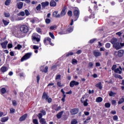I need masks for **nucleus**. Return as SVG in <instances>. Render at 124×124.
Segmentation results:
<instances>
[{
	"label": "nucleus",
	"mask_w": 124,
	"mask_h": 124,
	"mask_svg": "<svg viewBox=\"0 0 124 124\" xmlns=\"http://www.w3.org/2000/svg\"><path fill=\"white\" fill-rule=\"evenodd\" d=\"M20 31L23 32V33H27L29 31V27L26 25H22L20 28Z\"/></svg>",
	"instance_id": "nucleus-1"
},
{
	"label": "nucleus",
	"mask_w": 124,
	"mask_h": 124,
	"mask_svg": "<svg viewBox=\"0 0 124 124\" xmlns=\"http://www.w3.org/2000/svg\"><path fill=\"white\" fill-rule=\"evenodd\" d=\"M31 53H26L21 59V62H24V61H26V60H28L31 58Z\"/></svg>",
	"instance_id": "nucleus-2"
},
{
	"label": "nucleus",
	"mask_w": 124,
	"mask_h": 124,
	"mask_svg": "<svg viewBox=\"0 0 124 124\" xmlns=\"http://www.w3.org/2000/svg\"><path fill=\"white\" fill-rule=\"evenodd\" d=\"M70 113L71 115H76V114H78L79 112L78 108H73L70 110Z\"/></svg>",
	"instance_id": "nucleus-3"
},
{
	"label": "nucleus",
	"mask_w": 124,
	"mask_h": 124,
	"mask_svg": "<svg viewBox=\"0 0 124 124\" xmlns=\"http://www.w3.org/2000/svg\"><path fill=\"white\" fill-rule=\"evenodd\" d=\"M84 97H82L80 99V101L81 103H83L84 106L87 107L89 105V103H88V99H86L85 101H84Z\"/></svg>",
	"instance_id": "nucleus-4"
},
{
	"label": "nucleus",
	"mask_w": 124,
	"mask_h": 124,
	"mask_svg": "<svg viewBox=\"0 0 124 124\" xmlns=\"http://www.w3.org/2000/svg\"><path fill=\"white\" fill-rule=\"evenodd\" d=\"M78 85H79V82L75 81V80H73L70 83V86L71 88H73L74 86H78Z\"/></svg>",
	"instance_id": "nucleus-5"
},
{
	"label": "nucleus",
	"mask_w": 124,
	"mask_h": 124,
	"mask_svg": "<svg viewBox=\"0 0 124 124\" xmlns=\"http://www.w3.org/2000/svg\"><path fill=\"white\" fill-rule=\"evenodd\" d=\"M113 47L115 48L116 50H119V49H121V43L118 42L113 46Z\"/></svg>",
	"instance_id": "nucleus-6"
},
{
	"label": "nucleus",
	"mask_w": 124,
	"mask_h": 124,
	"mask_svg": "<svg viewBox=\"0 0 124 124\" xmlns=\"http://www.w3.org/2000/svg\"><path fill=\"white\" fill-rule=\"evenodd\" d=\"M7 44H8V41H5V42L1 43L0 45L1 46L2 48L3 49H6L7 47Z\"/></svg>",
	"instance_id": "nucleus-7"
},
{
	"label": "nucleus",
	"mask_w": 124,
	"mask_h": 124,
	"mask_svg": "<svg viewBox=\"0 0 124 124\" xmlns=\"http://www.w3.org/2000/svg\"><path fill=\"white\" fill-rule=\"evenodd\" d=\"M93 54L96 58L97 57H100L101 56V53L100 52L97 51L96 50L93 51Z\"/></svg>",
	"instance_id": "nucleus-8"
},
{
	"label": "nucleus",
	"mask_w": 124,
	"mask_h": 124,
	"mask_svg": "<svg viewBox=\"0 0 124 124\" xmlns=\"http://www.w3.org/2000/svg\"><path fill=\"white\" fill-rule=\"evenodd\" d=\"M66 10V7H64V8L62 10L61 14L60 15V17H63L65 14H66V12L65 10Z\"/></svg>",
	"instance_id": "nucleus-9"
},
{
	"label": "nucleus",
	"mask_w": 124,
	"mask_h": 124,
	"mask_svg": "<svg viewBox=\"0 0 124 124\" xmlns=\"http://www.w3.org/2000/svg\"><path fill=\"white\" fill-rule=\"evenodd\" d=\"M122 70L123 69L122 68V67L120 66L119 68H118L114 70V72H115V73H119V74H122Z\"/></svg>",
	"instance_id": "nucleus-10"
},
{
	"label": "nucleus",
	"mask_w": 124,
	"mask_h": 124,
	"mask_svg": "<svg viewBox=\"0 0 124 124\" xmlns=\"http://www.w3.org/2000/svg\"><path fill=\"white\" fill-rule=\"evenodd\" d=\"M32 40L33 42L34 43L35 41H37V42H39L40 41V39L39 38L36 37L35 36H33V35L32 36Z\"/></svg>",
	"instance_id": "nucleus-11"
},
{
	"label": "nucleus",
	"mask_w": 124,
	"mask_h": 124,
	"mask_svg": "<svg viewBox=\"0 0 124 124\" xmlns=\"http://www.w3.org/2000/svg\"><path fill=\"white\" fill-rule=\"evenodd\" d=\"M27 117H28V114H24L19 118V122H23V121H25Z\"/></svg>",
	"instance_id": "nucleus-12"
},
{
	"label": "nucleus",
	"mask_w": 124,
	"mask_h": 124,
	"mask_svg": "<svg viewBox=\"0 0 124 124\" xmlns=\"http://www.w3.org/2000/svg\"><path fill=\"white\" fill-rule=\"evenodd\" d=\"M52 16L55 18H60V14L58 15V11H56L53 13Z\"/></svg>",
	"instance_id": "nucleus-13"
},
{
	"label": "nucleus",
	"mask_w": 124,
	"mask_h": 124,
	"mask_svg": "<svg viewBox=\"0 0 124 124\" xmlns=\"http://www.w3.org/2000/svg\"><path fill=\"white\" fill-rule=\"evenodd\" d=\"M110 42L114 46L118 42V40L116 38H113L111 40Z\"/></svg>",
	"instance_id": "nucleus-14"
},
{
	"label": "nucleus",
	"mask_w": 124,
	"mask_h": 124,
	"mask_svg": "<svg viewBox=\"0 0 124 124\" xmlns=\"http://www.w3.org/2000/svg\"><path fill=\"white\" fill-rule=\"evenodd\" d=\"M74 15L77 17L78 18L79 17V15H80V13L78 10H75L74 11Z\"/></svg>",
	"instance_id": "nucleus-15"
},
{
	"label": "nucleus",
	"mask_w": 124,
	"mask_h": 124,
	"mask_svg": "<svg viewBox=\"0 0 124 124\" xmlns=\"http://www.w3.org/2000/svg\"><path fill=\"white\" fill-rule=\"evenodd\" d=\"M124 50H119L118 52V56H119V57H123V56H124Z\"/></svg>",
	"instance_id": "nucleus-16"
},
{
	"label": "nucleus",
	"mask_w": 124,
	"mask_h": 124,
	"mask_svg": "<svg viewBox=\"0 0 124 124\" xmlns=\"http://www.w3.org/2000/svg\"><path fill=\"white\" fill-rule=\"evenodd\" d=\"M48 5H49V2L48 1L43 2L42 3V7H46V6H48Z\"/></svg>",
	"instance_id": "nucleus-17"
},
{
	"label": "nucleus",
	"mask_w": 124,
	"mask_h": 124,
	"mask_svg": "<svg viewBox=\"0 0 124 124\" xmlns=\"http://www.w3.org/2000/svg\"><path fill=\"white\" fill-rule=\"evenodd\" d=\"M62 114H63V111L60 112L57 114V118L58 119H61V118H62Z\"/></svg>",
	"instance_id": "nucleus-18"
},
{
	"label": "nucleus",
	"mask_w": 124,
	"mask_h": 124,
	"mask_svg": "<svg viewBox=\"0 0 124 124\" xmlns=\"http://www.w3.org/2000/svg\"><path fill=\"white\" fill-rule=\"evenodd\" d=\"M0 121L2 123H5V122H7V121H8V117H6L1 118Z\"/></svg>",
	"instance_id": "nucleus-19"
},
{
	"label": "nucleus",
	"mask_w": 124,
	"mask_h": 124,
	"mask_svg": "<svg viewBox=\"0 0 124 124\" xmlns=\"http://www.w3.org/2000/svg\"><path fill=\"white\" fill-rule=\"evenodd\" d=\"M49 96H48V95H47V94L46 93L44 92L43 93V96H42V98L43 99H46V100L48 98Z\"/></svg>",
	"instance_id": "nucleus-20"
},
{
	"label": "nucleus",
	"mask_w": 124,
	"mask_h": 124,
	"mask_svg": "<svg viewBox=\"0 0 124 124\" xmlns=\"http://www.w3.org/2000/svg\"><path fill=\"white\" fill-rule=\"evenodd\" d=\"M23 3L22 2H20L17 3V8L18 9H21L22 7H23Z\"/></svg>",
	"instance_id": "nucleus-21"
},
{
	"label": "nucleus",
	"mask_w": 124,
	"mask_h": 124,
	"mask_svg": "<svg viewBox=\"0 0 124 124\" xmlns=\"http://www.w3.org/2000/svg\"><path fill=\"white\" fill-rule=\"evenodd\" d=\"M0 70L2 72H5L7 71V68L5 66H3L0 68Z\"/></svg>",
	"instance_id": "nucleus-22"
},
{
	"label": "nucleus",
	"mask_w": 124,
	"mask_h": 124,
	"mask_svg": "<svg viewBox=\"0 0 124 124\" xmlns=\"http://www.w3.org/2000/svg\"><path fill=\"white\" fill-rule=\"evenodd\" d=\"M50 6H56V5H57V3H56L54 0H51L50 3Z\"/></svg>",
	"instance_id": "nucleus-23"
},
{
	"label": "nucleus",
	"mask_w": 124,
	"mask_h": 124,
	"mask_svg": "<svg viewBox=\"0 0 124 124\" xmlns=\"http://www.w3.org/2000/svg\"><path fill=\"white\" fill-rule=\"evenodd\" d=\"M108 94H109V96H115V95H116L117 94V93H114L112 91H110L108 93Z\"/></svg>",
	"instance_id": "nucleus-24"
},
{
	"label": "nucleus",
	"mask_w": 124,
	"mask_h": 124,
	"mask_svg": "<svg viewBox=\"0 0 124 124\" xmlns=\"http://www.w3.org/2000/svg\"><path fill=\"white\" fill-rule=\"evenodd\" d=\"M41 71L44 72L45 73H47V72H48V66H46L44 70L41 69Z\"/></svg>",
	"instance_id": "nucleus-25"
},
{
	"label": "nucleus",
	"mask_w": 124,
	"mask_h": 124,
	"mask_svg": "<svg viewBox=\"0 0 124 124\" xmlns=\"http://www.w3.org/2000/svg\"><path fill=\"white\" fill-rule=\"evenodd\" d=\"M102 100L103 99H102V98H101V97H98L96 98V102L99 103V102H101Z\"/></svg>",
	"instance_id": "nucleus-26"
},
{
	"label": "nucleus",
	"mask_w": 124,
	"mask_h": 124,
	"mask_svg": "<svg viewBox=\"0 0 124 124\" xmlns=\"http://www.w3.org/2000/svg\"><path fill=\"white\" fill-rule=\"evenodd\" d=\"M96 87L101 90V89H102V86H101V82H99L98 83L96 84Z\"/></svg>",
	"instance_id": "nucleus-27"
},
{
	"label": "nucleus",
	"mask_w": 124,
	"mask_h": 124,
	"mask_svg": "<svg viewBox=\"0 0 124 124\" xmlns=\"http://www.w3.org/2000/svg\"><path fill=\"white\" fill-rule=\"evenodd\" d=\"M21 48H22V46L18 44L17 46L15 47V50L18 49V50H21Z\"/></svg>",
	"instance_id": "nucleus-28"
},
{
	"label": "nucleus",
	"mask_w": 124,
	"mask_h": 124,
	"mask_svg": "<svg viewBox=\"0 0 124 124\" xmlns=\"http://www.w3.org/2000/svg\"><path fill=\"white\" fill-rule=\"evenodd\" d=\"M124 103V98H121L119 101H118V104H122V103Z\"/></svg>",
	"instance_id": "nucleus-29"
},
{
	"label": "nucleus",
	"mask_w": 124,
	"mask_h": 124,
	"mask_svg": "<svg viewBox=\"0 0 124 124\" xmlns=\"http://www.w3.org/2000/svg\"><path fill=\"white\" fill-rule=\"evenodd\" d=\"M10 2H11V0H6L5 2V4L6 5H9Z\"/></svg>",
	"instance_id": "nucleus-30"
},
{
	"label": "nucleus",
	"mask_w": 124,
	"mask_h": 124,
	"mask_svg": "<svg viewBox=\"0 0 124 124\" xmlns=\"http://www.w3.org/2000/svg\"><path fill=\"white\" fill-rule=\"evenodd\" d=\"M2 22L5 26H7L9 24V22L7 21L6 20L3 19Z\"/></svg>",
	"instance_id": "nucleus-31"
},
{
	"label": "nucleus",
	"mask_w": 124,
	"mask_h": 124,
	"mask_svg": "<svg viewBox=\"0 0 124 124\" xmlns=\"http://www.w3.org/2000/svg\"><path fill=\"white\" fill-rule=\"evenodd\" d=\"M1 92L2 93H6V89H5V88H2L1 89Z\"/></svg>",
	"instance_id": "nucleus-32"
},
{
	"label": "nucleus",
	"mask_w": 124,
	"mask_h": 124,
	"mask_svg": "<svg viewBox=\"0 0 124 124\" xmlns=\"http://www.w3.org/2000/svg\"><path fill=\"white\" fill-rule=\"evenodd\" d=\"M43 116V114L42 113H39L38 115V117L39 120H41V119H42V118Z\"/></svg>",
	"instance_id": "nucleus-33"
},
{
	"label": "nucleus",
	"mask_w": 124,
	"mask_h": 124,
	"mask_svg": "<svg viewBox=\"0 0 124 124\" xmlns=\"http://www.w3.org/2000/svg\"><path fill=\"white\" fill-rule=\"evenodd\" d=\"M105 107H106V108H109V107L111 106V104H110V103H106L105 104Z\"/></svg>",
	"instance_id": "nucleus-34"
},
{
	"label": "nucleus",
	"mask_w": 124,
	"mask_h": 124,
	"mask_svg": "<svg viewBox=\"0 0 124 124\" xmlns=\"http://www.w3.org/2000/svg\"><path fill=\"white\" fill-rule=\"evenodd\" d=\"M46 100V101H47L48 103H51L52 102V98H49V97H47V99Z\"/></svg>",
	"instance_id": "nucleus-35"
},
{
	"label": "nucleus",
	"mask_w": 124,
	"mask_h": 124,
	"mask_svg": "<svg viewBox=\"0 0 124 124\" xmlns=\"http://www.w3.org/2000/svg\"><path fill=\"white\" fill-rule=\"evenodd\" d=\"M18 16H24L25 15V13L24 12H20L19 13L17 14Z\"/></svg>",
	"instance_id": "nucleus-36"
},
{
	"label": "nucleus",
	"mask_w": 124,
	"mask_h": 124,
	"mask_svg": "<svg viewBox=\"0 0 124 124\" xmlns=\"http://www.w3.org/2000/svg\"><path fill=\"white\" fill-rule=\"evenodd\" d=\"M78 62L77 61V60H76V59H73L72 60V64H75V63H76V64H77V63Z\"/></svg>",
	"instance_id": "nucleus-37"
},
{
	"label": "nucleus",
	"mask_w": 124,
	"mask_h": 124,
	"mask_svg": "<svg viewBox=\"0 0 124 124\" xmlns=\"http://www.w3.org/2000/svg\"><path fill=\"white\" fill-rule=\"evenodd\" d=\"M49 34L50 37H51V38H52V39H55V36H54V34H53V33L50 32L49 33Z\"/></svg>",
	"instance_id": "nucleus-38"
},
{
	"label": "nucleus",
	"mask_w": 124,
	"mask_h": 124,
	"mask_svg": "<svg viewBox=\"0 0 124 124\" xmlns=\"http://www.w3.org/2000/svg\"><path fill=\"white\" fill-rule=\"evenodd\" d=\"M78 122H77V120L76 119H74L72 120V121L71 122V124H77Z\"/></svg>",
	"instance_id": "nucleus-39"
},
{
	"label": "nucleus",
	"mask_w": 124,
	"mask_h": 124,
	"mask_svg": "<svg viewBox=\"0 0 124 124\" xmlns=\"http://www.w3.org/2000/svg\"><path fill=\"white\" fill-rule=\"evenodd\" d=\"M4 15L6 17H10V14L9 13H4Z\"/></svg>",
	"instance_id": "nucleus-40"
},
{
	"label": "nucleus",
	"mask_w": 124,
	"mask_h": 124,
	"mask_svg": "<svg viewBox=\"0 0 124 124\" xmlns=\"http://www.w3.org/2000/svg\"><path fill=\"white\" fill-rule=\"evenodd\" d=\"M74 55V53L73 52H69L68 54L66 55V57H69V56H73Z\"/></svg>",
	"instance_id": "nucleus-41"
},
{
	"label": "nucleus",
	"mask_w": 124,
	"mask_h": 124,
	"mask_svg": "<svg viewBox=\"0 0 124 124\" xmlns=\"http://www.w3.org/2000/svg\"><path fill=\"white\" fill-rule=\"evenodd\" d=\"M25 13L26 16H29V15H30V12H29V10H25Z\"/></svg>",
	"instance_id": "nucleus-42"
},
{
	"label": "nucleus",
	"mask_w": 124,
	"mask_h": 124,
	"mask_svg": "<svg viewBox=\"0 0 124 124\" xmlns=\"http://www.w3.org/2000/svg\"><path fill=\"white\" fill-rule=\"evenodd\" d=\"M93 63L92 62H89L88 64V67L91 68V67H93Z\"/></svg>",
	"instance_id": "nucleus-43"
},
{
	"label": "nucleus",
	"mask_w": 124,
	"mask_h": 124,
	"mask_svg": "<svg viewBox=\"0 0 124 124\" xmlns=\"http://www.w3.org/2000/svg\"><path fill=\"white\" fill-rule=\"evenodd\" d=\"M116 68H117V65H113L111 68L112 70L113 71H115L116 70Z\"/></svg>",
	"instance_id": "nucleus-44"
},
{
	"label": "nucleus",
	"mask_w": 124,
	"mask_h": 124,
	"mask_svg": "<svg viewBox=\"0 0 124 124\" xmlns=\"http://www.w3.org/2000/svg\"><path fill=\"white\" fill-rule=\"evenodd\" d=\"M73 31V28H72V27H70L67 29V31H68L69 32H72Z\"/></svg>",
	"instance_id": "nucleus-45"
},
{
	"label": "nucleus",
	"mask_w": 124,
	"mask_h": 124,
	"mask_svg": "<svg viewBox=\"0 0 124 124\" xmlns=\"http://www.w3.org/2000/svg\"><path fill=\"white\" fill-rule=\"evenodd\" d=\"M46 24H50V23H51V20L50 19L46 18Z\"/></svg>",
	"instance_id": "nucleus-46"
},
{
	"label": "nucleus",
	"mask_w": 124,
	"mask_h": 124,
	"mask_svg": "<svg viewBox=\"0 0 124 124\" xmlns=\"http://www.w3.org/2000/svg\"><path fill=\"white\" fill-rule=\"evenodd\" d=\"M114 77H115V78H120V79H123L121 75H119L117 74L114 75Z\"/></svg>",
	"instance_id": "nucleus-47"
},
{
	"label": "nucleus",
	"mask_w": 124,
	"mask_h": 124,
	"mask_svg": "<svg viewBox=\"0 0 124 124\" xmlns=\"http://www.w3.org/2000/svg\"><path fill=\"white\" fill-rule=\"evenodd\" d=\"M33 123L34 124H38V120L37 119H33Z\"/></svg>",
	"instance_id": "nucleus-48"
},
{
	"label": "nucleus",
	"mask_w": 124,
	"mask_h": 124,
	"mask_svg": "<svg viewBox=\"0 0 124 124\" xmlns=\"http://www.w3.org/2000/svg\"><path fill=\"white\" fill-rule=\"evenodd\" d=\"M111 46V44L110 43H107L106 44V48H109Z\"/></svg>",
	"instance_id": "nucleus-49"
},
{
	"label": "nucleus",
	"mask_w": 124,
	"mask_h": 124,
	"mask_svg": "<svg viewBox=\"0 0 124 124\" xmlns=\"http://www.w3.org/2000/svg\"><path fill=\"white\" fill-rule=\"evenodd\" d=\"M33 49L34 50H38V49H39V47L37 46H33Z\"/></svg>",
	"instance_id": "nucleus-50"
},
{
	"label": "nucleus",
	"mask_w": 124,
	"mask_h": 124,
	"mask_svg": "<svg viewBox=\"0 0 124 124\" xmlns=\"http://www.w3.org/2000/svg\"><path fill=\"white\" fill-rule=\"evenodd\" d=\"M56 80H61V75H58L56 76V78H55Z\"/></svg>",
	"instance_id": "nucleus-51"
},
{
	"label": "nucleus",
	"mask_w": 124,
	"mask_h": 124,
	"mask_svg": "<svg viewBox=\"0 0 124 124\" xmlns=\"http://www.w3.org/2000/svg\"><path fill=\"white\" fill-rule=\"evenodd\" d=\"M68 16H70V17H71V16H72V11H69L67 13Z\"/></svg>",
	"instance_id": "nucleus-52"
},
{
	"label": "nucleus",
	"mask_w": 124,
	"mask_h": 124,
	"mask_svg": "<svg viewBox=\"0 0 124 124\" xmlns=\"http://www.w3.org/2000/svg\"><path fill=\"white\" fill-rule=\"evenodd\" d=\"M12 103H13V105L14 106H16V105H17V102H16V100H13Z\"/></svg>",
	"instance_id": "nucleus-53"
},
{
	"label": "nucleus",
	"mask_w": 124,
	"mask_h": 124,
	"mask_svg": "<svg viewBox=\"0 0 124 124\" xmlns=\"http://www.w3.org/2000/svg\"><path fill=\"white\" fill-rule=\"evenodd\" d=\"M36 30L37 32H38L39 33H41V29L40 28H37Z\"/></svg>",
	"instance_id": "nucleus-54"
},
{
	"label": "nucleus",
	"mask_w": 124,
	"mask_h": 124,
	"mask_svg": "<svg viewBox=\"0 0 124 124\" xmlns=\"http://www.w3.org/2000/svg\"><path fill=\"white\" fill-rule=\"evenodd\" d=\"M117 103V102L116 101V100H112L111 101V103L112 104L115 106V105H116V103Z\"/></svg>",
	"instance_id": "nucleus-55"
},
{
	"label": "nucleus",
	"mask_w": 124,
	"mask_h": 124,
	"mask_svg": "<svg viewBox=\"0 0 124 124\" xmlns=\"http://www.w3.org/2000/svg\"><path fill=\"white\" fill-rule=\"evenodd\" d=\"M12 47H13V45H12V44H9L8 45V48H9V49L12 48Z\"/></svg>",
	"instance_id": "nucleus-56"
},
{
	"label": "nucleus",
	"mask_w": 124,
	"mask_h": 124,
	"mask_svg": "<svg viewBox=\"0 0 124 124\" xmlns=\"http://www.w3.org/2000/svg\"><path fill=\"white\" fill-rule=\"evenodd\" d=\"M113 119L114 121H118V116L115 115L113 116Z\"/></svg>",
	"instance_id": "nucleus-57"
},
{
	"label": "nucleus",
	"mask_w": 124,
	"mask_h": 124,
	"mask_svg": "<svg viewBox=\"0 0 124 124\" xmlns=\"http://www.w3.org/2000/svg\"><path fill=\"white\" fill-rule=\"evenodd\" d=\"M41 8V5L40 4H39L38 6L36 7L37 10H40Z\"/></svg>",
	"instance_id": "nucleus-58"
},
{
	"label": "nucleus",
	"mask_w": 124,
	"mask_h": 124,
	"mask_svg": "<svg viewBox=\"0 0 124 124\" xmlns=\"http://www.w3.org/2000/svg\"><path fill=\"white\" fill-rule=\"evenodd\" d=\"M96 40V39H93L90 40L89 41V43H93V42H94V41H95Z\"/></svg>",
	"instance_id": "nucleus-59"
},
{
	"label": "nucleus",
	"mask_w": 124,
	"mask_h": 124,
	"mask_svg": "<svg viewBox=\"0 0 124 124\" xmlns=\"http://www.w3.org/2000/svg\"><path fill=\"white\" fill-rule=\"evenodd\" d=\"M57 85L58 87H62V83H61V82H58Z\"/></svg>",
	"instance_id": "nucleus-60"
},
{
	"label": "nucleus",
	"mask_w": 124,
	"mask_h": 124,
	"mask_svg": "<svg viewBox=\"0 0 124 124\" xmlns=\"http://www.w3.org/2000/svg\"><path fill=\"white\" fill-rule=\"evenodd\" d=\"M90 120H91V117H88L86 121L84 122V123H89V121H90Z\"/></svg>",
	"instance_id": "nucleus-61"
},
{
	"label": "nucleus",
	"mask_w": 124,
	"mask_h": 124,
	"mask_svg": "<svg viewBox=\"0 0 124 124\" xmlns=\"http://www.w3.org/2000/svg\"><path fill=\"white\" fill-rule=\"evenodd\" d=\"M39 80H40V77L39 76V75H38L37 76V83L39 82Z\"/></svg>",
	"instance_id": "nucleus-62"
},
{
	"label": "nucleus",
	"mask_w": 124,
	"mask_h": 124,
	"mask_svg": "<svg viewBox=\"0 0 124 124\" xmlns=\"http://www.w3.org/2000/svg\"><path fill=\"white\" fill-rule=\"evenodd\" d=\"M54 29H56V25H54L50 27V30H54Z\"/></svg>",
	"instance_id": "nucleus-63"
},
{
	"label": "nucleus",
	"mask_w": 124,
	"mask_h": 124,
	"mask_svg": "<svg viewBox=\"0 0 124 124\" xmlns=\"http://www.w3.org/2000/svg\"><path fill=\"white\" fill-rule=\"evenodd\" d=\"M10 112L12 113H14V112H15V109H14V108H11L10 109Z\"/></svg>",
	"instance_id": "nucleus-64"
}]
</instances>
